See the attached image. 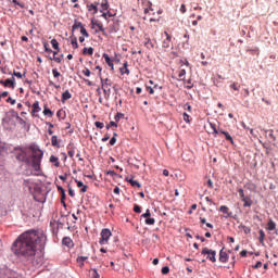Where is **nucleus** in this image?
Returning a JSON list of instances; mask_svg holds the SVG:
<instances>
[{"label": "nucleus", "instance_id": "obj_53", "mask_svg": "<svg viewBox=\"0 0 278 278\" xmlns=\"http://www.w3.org/2000/svg\"><path fill=\"white\" fill-rule=\"evenodd\" d=\"M207 186L208 188H214V182H212V179L207 180Z\"/></svg>", "mask_w": 278, "mask_h": 278}, {"label": "nucleus", "instance_id": "obj_4", "mask_svg": "<svg viewBox=\"0 0 278 278\" xmlns=\"http://www.w3.org/2000/svg\"><path fill=\"white\" fill-rule=\"evenodd\" d=\"M99 77H100L101 84H102L101 88H102L106 99H109L110 92H112V89L108 88V86H112V81H110V78L103 77V74L101 72H99Z\"/></svg>", "mask_w": 278, "mask_h": 278}, {"label": "nucleus", "instance_id": "obj_50", "mask_svg": "<svg viewBox=\"0 0 278 278\" xmlns=\"http://www.w3.org/2000/svg\"><path fill=\"white\" fill-rule=\"evenodd\" d=\"M113 192H114V194H121V188L115 187Z\"/></svg>", "mask_w": 278, "mask_h": 278}, {"label": "nucleus", "instance_id": "obj_24", "mask_svg": "<svg viewBox=\"0 0 278 278\" xmlns=\"http://www.w3.org/2000/svg\"><path fill=\"white\" fill-rule=\"evenodd\" d=\"M52 147H56V149H60V142H58V136H52L51 138Z\"/></svg>", "mask_w": 278, "mask_h": 278}, {"label": "nucleus", "instance_id": "obj_30", "mask_svg": "<svg viewBox=\"0 0 278 278\" xmlns=\"http://www.w3.org/2000/svg\"><path fill=\"white\" fill-rule=\"evenodd\" d=\"M91 278H101L97 268L91 269Z\"/></svg>", "mask_w": 278, "mask_h": 278}, {"label": "nucleus", "instance_id": "obj_37", "mask_svg": "<svg viewBox=\"0 0 278 278\" xmlns=\"http://www.w3.org/2000/svg\"><path fill=\"white\" fill-rule=\"evenodd\" d=\"M142 218H151V211L147 210L144 214L141 215Z\"/></svg>", "mask_w": 278, "mask_h": 278}, {"label": "nucleus", "instance_id": "obj_42", "mask_svg": "<svg viewBox=\"0 0 278 278\" xmlns=\"http://www.w3.org/2000/svg\"><path fill=\"white\" fill-rule=\"evenodd\" d=\"M238 193L240 199L242 200L245 195H244V189H238Z\"/></svg>", "mask_w": 278, "mask_h": 278}, {"label": "nucleus", "instance_id": "obj_33", "mask_svg": "<svg viewBox=\"0 0 278 278\" xmlns=\"http://www.w3.org/2000/svg\"><path fill=\"white\" fill-rule=\"evenodd\" d=\"M101 8H102V10H108L110 8V4L108 3V0L102 1Z\"/></svg>", "mask_w": 278, "mask_h": 278}, {"label": "nucleus", "instance_id": "obj_27", "mask_svg": "<svg viewBox=\"0 0 278 278\" xmlns=\"http://www.w3.org/2000/svg\"><path fill=\"white\" fill-rule=\"evenodd\" d=\"M144 47H147V49H153L155 46L153 45V41H151V39H146V42H144Z\"/></svg>", "mask_w": 278, "mask_h": 278}, {"label": "nucleus", "instance_id": "obj_17", "mask_svg": "<svg viewBox=\"0 0 278 278\" xmlns=\"http://www.w3.org/2000/svg\"><path fill=\"white\" fill-rule=\"evenodd\" d=\"M275 229H277V224H275L273 219H269V222L267 223V230L275 231Z\"/></svg>", "mask_w": 278, "mask_h": 278}, {"label": "nucleus", "instance_id": "obj_21", "mask_svg": "<svg viewBox=\"0 0 278 278\" xmlns=\"http://www.w3.org/2000/svg\"><path fill=\"white\" fill-rule=\"evenodd\" d=\"M83 53L84 55H92V53H94V49L92 47L84 48Z\"/></svg>", "mask_w": 278, "mask_h": 278}, {"label": "nucleus", "instance_id": "obj_61", "mask_svg": "<svg viewBox=\"0 0 278 278\" xmlns=\"http://www.w3.org/2000/svg\"><path fill=\"white\" fill-rule=\"evenodd\" d=\"M87 190H88V186H85V185H84L83 188L80 189L81 192H87Z\"/></svg>", "mask_w": 278, "mask_h": 278}, {"label": "nucleus", "instance_id": "obj_63", "mask_svg": "<svg viewBox=\"0 0 278 278\" xmlns=\"http://www.w3.org/2000/svg\"><path fill=\"white\" fill-rule=\"evenodd\" d=\"M53 75H54V77H60V72L53 71Z\"/></svg>", "mask_w": 278, "mask_h": 278}, {"label": "nucleus", "instance_id": "obj_25", "mask_svg": "<svg viewBox=\"0 0 278 278\" xmlns=\"http://www.w3.org/2000/svg\"><path fill=\"white\" fill-rule=\"evenodd\" d=\"M71 45L73 49H78L79 45L77 43V37H71Z\"/></svg>", "mask_w": 278, "mask_h": 278}, {"label": "nucleus", "instance_id": "obj_23", "mask_svg": "<svg viewBox=\"0 0 278 278\" xmlns=\"http://www.w3.org/2000/svg\"><path fill=\"white\" fill-rule=\"evenodd\" d=\"M81 27H84V24L75 21L74 25L72 26V31H75V29H81Z\"/></svg>", "mask_w": 278, "mask_h": 278}, {"label": "nucleus", "instance_id": "obj_55", "mask_svg": "<svg viewBox=\"0 0 278 278\" xmlns=\"http://www.w3.org/2000/svg\"><path fill=\"white\" fill-rule=\"evenodd\" d=\"M9 92L8 91H4L0 94L1 99H5V97H8Z\"/></svg>", "mask_w": 278, "mask_h": 278}, {"label": "nucleus", "instance_id": "obj_9", "mask_svg": "<svg viewBox=\"0 0 278 278\" xmlns=\"http://www.w3.org/2000/svg\"><path fill=\"white\" fill-rule=\"evenodd\" d=\"M126 181H128V184H130L134 188H141L142 185H140V182L138 180H134V177H126Z\"/></svg>", "mask_w": 278, "mask_h": 278}, {"label": "nucleus", "instance_id": "obj_19", "mask_svg": "<svg viewBox=\"0 0 278 278\" xmlns=\"http://www.w3.org/2000/svg\"><path fill=\"white\" fill-rule=\"evenodd\" d=\"M220 134H223V136H225L226 140H228V142H231V144H233V138L231 137V135H229L228 131L225 130H219Z\"/></svg>", "mask_w": 278, "mask_h": 278}, {"label": "nucleus", "instance_id": "obj_29", "mask_svg": "<svg viewBox=\"0 0 278 278\" xmlns=\"http://www.w3.org/2000/svg\"><path fill=\"white\" fill-rule=\"evenodd\" d=\"M265 238H266V233L264 232V230H260L258 240H260L261 244H264V239Z\"/></svg>", "mask_w": 278, "mask_h": 278}, {"label": "nucleus", "instance_id": "obj_62", "mask_svg": "<svg viewBox=\"0 0 278 278\" xmlns=\"http://www.w3.org/2000/svg\"><path fill=\"white\" fill-rule=\"evenodd\" d=\"M83 73L86 77H90V71H84Z\"/></svg>", "mask_w": 278, "mask_h": 278}, {"label": "nucleus", "instance_id": "obj_16", "mask_svg": "<svg viewBox=\"0 0 278 278\" xmlns=\"http://www.w3.org/2000/svg\"><path fill=\"white\" fill-rule=\"evenodd\" d=\"M73 97V94H71V91L66 90L62 93V103H64L65 101H68V99H71Z\"/></svg>", "mask_w": 278, "mask_h": 278}, {"label": "nucleus", "instance_id": "obj_47", "mask_svg": "<svg viewBox=\"0 0 278 278\" xmlns=\"http://www.w3.org/2000/svg\"><path fill=\"white\" fill-rule=\"evenodd\" d=\"M78 188H84V182L81 180H75Z\"/></svg>", "mask_w": 278, "mask_h": 278}, {"label": "nucleus", "instance_id": "obj_5", "mask_svg": "<svg viewBox=\"0 0 278 278\" xmlns=\"http://www.w3.org/2000/svg\"><path fill=\"white\" fill-rule=\"evenodd\" d=\"M112 238V231L108 228L102 229L100 244H108V241Z\"/></svg>", "mask_w": 278, "mask_h": 278}, {"label": "nucleus", "instance_id": "obj_59", "mask_svg": "<svg viewBox=\"0 0 278 278\" xmlns=\"http://www.w3.org/2000/svg\"><path fill=\"white\" fill-rule=\"evenodd\" d=\"M59 179H61V181H66V175L59 176Z\"/></svg>", "mask_w": 278, "mask_h": 278}, {"label": "nucleus", "instance_id": "obj_58", "mask_svg": "<svg viewBox=\"0 0 278 278\" xmlns=\"http://www.w3.org/2000/svg\"><path fill=\"white\" fill-rule=\"evenodd\" d=\"M200 222L202 225H205L207 223V220L205 219V217H200Z\"/></svg>", "mask_w": 278, "mask_h": 278}, {"label": "nucleus", "instance_id": "obj_34", "mask_svg": "<svg viewBox=\"0 0 278 278\" xmlns=\"http://www.w3.org/2000/svg\"><path fill=\"white\" fill-rule=\"evenodd\" d=\"M88 10H89V12H92V10H93L94 14H97V12H98L97 5H94V4H89Z\"/></svg>", "mask_w": 278, "mask_h": 278}, {"label": "nucleus", "instance_id": "obj_15", "mask_svg": "<svg viewBox=\"0 0 278 278\" xmlns=\"http://www.w3.org/2000/svg\"><path fill=\"white\" fill-rule=\"evenodd\" d=\"M52 56H53V58H51V60H54V62H58V64H60V62H62V55H60V54L58 53V51H53V52H52Z\"/></svg>", "mask_w": 278, "mask_h": 278}, {"label": "nucleus", "instance_id": "obj_32", "mask_svg": "<svg viewBox=\"0 0 278 278\" xmlns=\"http://www.w3.org/2000/svg\"><path fill=\"white\" fill-rule=\"evenodd\" d=\"M80 34H81L85 38H89V37H90V34H88V30H86V27H81Z\"/></svg>", "mask_w": 278, "mask_h": 278}, {"label": "nucleus", "instance_id": "obj_28", "mask_svg": "<svg viewBox=\"0 0 278 278\" xmlns=\"http://www.w3.org/2000/svg\"><path fill=\"white\" fill-rule=\"evenodd\" d=\"M43 115L48 116L49 118H51L53 116V113L51 112V110L49 108L45 106Z\"/></svg>", "mask_w": 278, "mask_h": 278}, {"label": "nucleus", "instance_id": "obj_57", "mask_svg": "<svg viewBox=\"0 0 278 278\" xmlns=\"http://www.w3.org/2000/svg\"><path fill=\"white\" fill-rule=\"evenodd\" d=\"M185 110H188L189 112L192 110V106L190 104H185Z\"/></svg>", "mask_w": 278, "mask_h": 278}, {"label": "nucleus", "instance_id": "obj_1", "mask_svg": "<svg viewBox=\"0 0 278 278\" xmlns=\"http://www.w3.org/2000/svg\"><path fill=\"white\" fill-rule=\"evenodd\" d=\"M47 244V236L42 230L23 232L13 243L12 251L17 257L34 260L37 251H42Z\"/></svg>", "mask_w": 278, "mask_h": 278}, {"label": "nucleus", "instance_id": "obj_45", "mask_svg": "<svg viewBox=\"0 0 278 278\" xmlns=\"http://www.w3.org/2000/svg\"><path fill=\"white\" fill-rule=\"evenodd\" d=\"M110 144H111V147H114V144H116V137L111 138Z\"/></svg>", "mask_w": 278, "mask_h": 278}, {"label": "nucleus", "instance_id": "obj_56", "mask_svg": "<svg viewBox=\"0 0 278 278\" xmlns=\"http://www.w3.org/2000/svg\"><path fill=\"white\" fill-rule=\"evenodd\" d=\"M195 238H197L198 240H201V242H205V237H201V236L198 235Z\"/></svg>", "mask_w": 278, "mask_h": 278}, {"label": "nucleus", "instance_id": "obj_31", "mask_svg": "<svg viewBox=\"0 0 278 278\" xmlns=\"http://www.w3.org/2000/svg\"><path fill=\"white\" fill-rule=\"evenodd\" d=\"M146 225H155V218L153 217L146 218Z\"/></svg>", "mask_w": 278, "mask_h": 278}, {"label": "nucleus", "instance_id": "obj_3", "mask_svg": "<svg viewBox=\"0 0 278 278\" xmlns=\"http://www.w3.org/2000/svg\"><path fill=\"white\" fill-rule=\"evenodd\" d=\"M102 58L112 71H114V68H116V71H127V61H125L121 54H115L112 59L108 53H104Z\"/></svg>", "mask_w": 278, "mask_h": 278}, {"label": "nucleus", "instance_id": "obj_2", "mask_svg": "<svg viewBox=\"0 0 278 278\" xmlns=\"http://www.w3.org/2000/svg\"><path fill=\"white\" fill-rule=\"evenodd\" d=\"M20 153L16 155V160L18 162H24L25 164H30L34 170H40V162H42V156L45 152L38 148L30 147V151H33L31 157H27V150L21 148Z\"/></svg>", "mask_w": 278, "mask_h": 278}, {"label": "nucleus", "instance_id": "obj_7", "mask_svg": "<svg viewBox=\"0 0 278 278\" xmlns=\"http://www.w3.org/2000/svg\"><path fill=\"white\" fill-rule=\"evenodd\" d=\"M0 84L5 88H12V90L16 88V79L14 78V76L5 80H0Z\"/></svg>", "mask_w": 278, "mask_h": 278}, {"label": "nucleus", "instance_id": "obj_48", "mask_svg": "<svg viewBox=\"0 0 278 278\" xmlns=\"http://www.w3.org/2000/svg\"><path fill=\"white\" fill-rule=\"evenodd\" d=\"M180 12L181 14H186V4L180 5Z\"/></svg>", "mask_w": 278, "mask_h": 278}, {"label": "nucleus", "instance_id": "obj_8", "mask_svg": "<svg viewBox=\"0 0 278 278\" xmlns=\"http://www.w3.org/2000/svg\"><path fill=\"white\" fill-rule=\"evenodd\" d=\"M92 28L98 27L99 31H102L103 36H106L105 28L103 27V24L99 22L91 21Z\"/></svg>", "mask_w": 278, "mask_h": 278}, {"label": "nucleus", "instance_id": "obj_39", "mask_svg": "<svg viewBox=\"0 0 278 278\" xmlns=\"http://www.w3.org/2000/svg\"><path fill=\"white\" fill-rule=\"evenodd\" d=\"M168 273H170V268L168 266H165L162 268V274L163 275H168Z\"/></svg>", "mask_w": 278, "mask_h": 278}, {"label": "nucleus", "instance_id": "obj_49", "mask_svg": "<svg viewBox=\"0 0 278 278\" xmlns=\"http://www.w3.org/2000/svg\"><path fill=\"white\" fill-rule=\"evenodd\" d=\"M253 268H262V262L261 261L256 262Z\"/></svg>", "mask_w": 278, "mask_h": 278}, {"label": "nucleus", "instance_id": "obj_44", "mask_svg": "<svg viewBox=\"0 0 278 278\" xmlns=\"http://www.w3.org/2000/svg\"><path fill=\"white\" fill-rule=\"evenodd\" d=\"M88 260V256H78L77 262H86Z\"/></svg>", "mask_w": 278, "mask_h": 278}, {"label": "nucleus", "instance_id": "obj_26", "mask_svg": "<svg viewBox=\"0 0 278 278\" xmlns=\"http://www.w3.org/2000/svg\"><path fill=\"white\" fill-rule=\"evenodd\" d=\"M62 242L65 247H71L73 244V240L68 237H64Z\"/></svg>", "mask_w": 278, "mask_h": 278}, {"label": "nucleus", "instance_id": "obj_12", "mask_svg": "<svg viewBox=\"0 0 278 278\" xmlns=\"http://www.w3.org/2000/svg\"><path fill=\"white\" fill-rule=\"evenodd\" d=\"M241 201H243V207H251L253 205V201L250 197H244Z\"/></svg>", "mask_w": 278, "mask_h": 278}, {"label": "nucleus", "instance_id": "obj_20", "mask_svg": "<svg viewBox=\"0 0 278 278\" xmlns=\"http://www.w3.org/2000/svg\"><path fill=\"white\" fill-rule=\"evenodd\" d=\"M51 45H52L54 51H56V52L60 51V43L58 42V39H52Z\"/></svg>", "mask_w": 278, "mask_h": 278}, {"label": "nucleus", "instance_id": "obj_22", "mask_svg": "<svg viewBox=\"0 0 278 278\" xmlns=\"http://www.w3.org/2000/svg\"><path fill=\"white\" fill-rule=\"evenodd\" d=\"M50 162L52 164H54V166L58 168L60 166V161L58 160V157L55 155H51L50 156Z\"/></svg>", "mask_w": 278, "mask_h": 278}, {"label": "nucleus", "instance_id": "obj_41", "mask_svg": "<svg viewBox=\"0 0 278 278\" xmlns=\"http://www.w3.org/2000/svg\"><path fill=\"white\" fill-rule=\"evenodd\" d=\"M94 125H96V127H98V129H103V127H104L102 122H96Z\"/></svg>", "mask_w": 278, "mask_h": 278}, {"label": "nucleus", "instance_id": "obj_36", "mask_svg": "<svg viewBox=\"0 0 278 278\" xmlns=\"http://www.w3.org/2000/svg\"><path fill=\"white\" fill-rule=\"evenodd\" d=\"M219 212H223V214H227V212H229V207L225 206V205H222L219 207Z\"/></svg>", "mask_w": 278, "mask_h": 278}, {"label": "nucleus", "instance_id": "obj_14", "mask_svg": "<svg viewBox=\"0 0 278 278\" xmlns=\"http://www.w3.org/2000/svg\"><path fill=\"white\" fill-rule=\"evenodd\" d=\"M170 40H172L170 36H167V39L163 40L162 48L165 49V51L166 49H170Z\"/></svg>", "mask_w": 278, "mask_h": 278}, {"label": "nucleus", "instance_id": "obj_40", "mask_svg": "<svg viewBox=\"0 0 278 278\" xmlns=\"http://www.w3.org/2000/svg\"><path fill=\"white\" fill-rule=\"evenodd\" d=\"M7 103H11V105H16V100L12 99V97H9L7 99Z\"/></svg>", "mask_w": 278, "mask_h": 278}, {"label": "nucleus", "instance_id": "obj_10", "mask_svg": "<svg viewBox=\"0 0 278 278\" xmlns=\"http://www.w3.org/2000/svg\"><path fill=\"white\" fill-rule=\"evenodd\" d=\"M172 77H173V79H177L178 81H184V79L186 77V71L180 72L178 75L173 74Z\"/></svg>", "mask_w": 278, "mask_h": 278}, {"label": "nucleus", "instance_id": "obj_11", "mask_svg": "<svg viewBox=\"0 0 278 278\" xmlns=\"http://www.w3.org/2000/svg\"><path fill=\"white\" fill-rule=\"evenodd\" d=\"M227 260H229V256L227 255V252L220 250V252H219V262L225 264V262H227Z\"/></svg>", "mask_w": 278, "mask_h": 278}, {"label": "nucleus", "instance_id": "obj_52", "mask_svg": "<svg viewBox=\"0 0 278 278\" xmlns=\"http://www.w3.org/2000/svg\"><path fill=\"white\" fill-rule=\"evenodd\" d=\"M248 253L249 252L247 250H243V251H241L240 255H241V257H247Z\"/></svg>", "mask_w": 278, "mask_h": 278}, {"label": "nucleus", "instance_id": "obj_60", "mask_svg": "<svg viewBox=\"0 0 278 278\" xmlns=\"http://www.w3.org/2000/svg\"><path fill=\"white\" fill-rule=\"evenodd\" d=\"M14 76L21 78V77H23V74H21L20 72H14Z\"/></svg>", "mask_w": 278, "mask_h": 278}, {"label": "nucleus", "instance_id": "obj_35", "mask_svg": "<svg viewBox=\"0 0 278 278\" xmlns=\"http://www.w3.org/2000/svg\"><path fill=\"white\" fill-rule=\"evenodd\" d=\"M134 212H136V214H140L142 212V208L140 207V205L135 204L134 205Z\"/></svg>", "mask_w": 278, "mask_h": 278}, {"label": "nucleus", "instance_id": "obj_64", "mask_svg": "<svg viewBox=\"0 0 278 278\" xmlns=\"http://www.w3.org/2000/svg\"><path fill=\"white\" fill-rule=\"evenodd\" d=\"M230 88H232V90H238V86H236V84L230 85Z\"/></svg>", "mask_w": 278, "mask_h": 278}, {"label": "nucleus", "instance_id": "obj_6", "mask_svg": "<svg viewBox=\"0 0 278 278\" xmlns=\"http://www.w3.org/2000/svg\"><path fill=\"white\" fill-rule=\"evenodd\" d=\"M202 255H207L206 260H210V262H216V251H214V250L204 248L202 250Z\"/></svg>", "mask_w": 278, "mask_h": 278}, {"label": "nucleus", "instance_id": "obj_54", "mask_svg": "<svg viewBox=\"0 0 278 278\" xmlns=\"http://www.w3.org/2000/svg\"><path fill=\"white\" fill-rule=\"evenodd\" d=\"M110 140V135H105L104 138H102V142H108Z\"/></svg>", "mask_w": 278, "mask_h": 278}, {"label": "nucleus", "instance_id": "obj_13", "mask_svg": "<svg viewBox=\"0 0 278 278\" xmlns=\"http://www.w3.org/2000/svg\"><path fill=\"white\" fill-rule=\"evenodd\" d=\"M40 103L38 101H36L34 104H33V116H36V114H38V112H40Z\"/></svg>", "mask_w": 278, "mask_h": 278}, {"label": "nucleus", "instance_id": "obj_38", "mask_svg": "<svg viewBox=\"0 0 278 278\" xmlns=\"http://www.w3.org/2000/svg\"><path fill=\"white\" fill-rule=\"evenodd\" d=\"M125 116V114L123 113H117L114 117V119L116 121V123H118V121H121V118H123Z\"/></svg>", "mask_w": 278, "mask_h": 278}, {"label": "nucleus", "instance_id": "obj_18", "mask_svg": "<svg viewBox=\"0 0 278 278\" xmlns=\"http://www.w3.org/2000/svg\"><path fill=\"white\" fill-rule=\"evenodd\" d=\"M244 188H247V190H250V192H255V190H256V186H255V184H253V182H247L245 185H244Z\"/></svg>", "mask_w": 278, "mask_h": 278}, {"label": "nucleus", "instance_id": "obj_43", "mask_svg": "<svg viewBox=\"0 0 278 278\" xmlns=\"http://www.w3.org/2000/svg\"><path fill=\"white\" fill-rule=\"evenodd\" d=\"M184 121L186 122V123H190V115H188V113H184Z\"/></svg>", "mask_w": 278, "mask_h": 278}, {"label": "nucleus", "instance_id": "obj_51", "mask_svg": "<svg viewBox=\"0 0 278 278\" xmlns=\"http://www.w3.org/2000/svg\"><path fill=\"white\" fill-rule=\"evenodd\" d=\"M68 194H70V197H75V191L72 188H70L68 189Z\"/></svg>", "mask_w": 278, "mask_h": 278}, {"label": "nucleus", "instance_id": "obj_46", "mask_svg": "<svg viewBox=\"0 0 278 278\" xmlns=\"http://www.w3.org/2000/svg\"><path fill=\"white\" fill-rule=\"evenodd\" d=\"M13 3H14L15 5H18L20 8H25V4L18 2L17 0H13Z\"/></svg>", "mask_w": 278, "mask_h": 278}]
</instances>
